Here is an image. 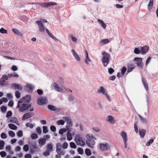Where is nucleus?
I'll use <instances>...</instances> for the list:
<instances>
[{
  "label": "nucleus",
  "mask_w": 158,
  "mask_h": 158,
  "mask_svg": "<svg viewBox=\"0 0 158 158\" xmlns=\"http://www.w3.org/2000/svg\"><path fill=\"white\" fill-rule=\"evenodd\" d=\"M46 142V139L45 138H41L38 140V143L40 145H43Z\"/></svg>",
  "instance_id": "nucleus-20"
},
{
  "label": "nucleus",
  "mask_w": 158,
  "mask_h": 158,
  "mask_svg": "<svg viewBox=\"0 0 158 158\" xmlns=\"http://www.w3.org/2000/svg\"><path fill=\"white\" fill-rule=\"evenodd\" d=\"M8 77H19V75L15 73H14L13 74H8Z\"/></svg>",
  "instance_id": "nucleus-32"
},
{
  "label": "nucleus",
  "mask_w": 158,
  "mask_h": 158,
  "mask_svg": "<svg viewBox=\"0 0 158 158\" xmlns=\"http://www.w3.org/2000/svg\"><path fill=\"white\" fill-rule=\"evenodd\" d=\"M67 139L68 140L70 141L72 139V137L71 134L69 132H68L67 134Z\"/></svg>",
  "instance_id": "nucleus-33"
},
{
  "label": "nucleus",
  "mask_w": 158,
  "mask_h": 158,
  "mask_svg": "<svg viewBox=\"0 0 158 158\" xmlns=\"http://www.w3.org/2000/svg\"><path fill=\"white\" fill-rule=\"evenodd\" d=\"M0 32L2 34L7 33V31L3 27L0 29Z\"/></svg>",
  "instance_id": "nucleus-41"
},
{
  "label": "nucleus",
  "mask_w": 158,
  "mask_h": 158,
  "mask_svg": "<svg viewBox=\"0 0 158 158\" xmlns=\"http://www.w3.org/2000/svg\"><path fill=\"white\" fill-rule=\"evenodd\" d=\"M66 131V129L65 128H62L60 129L59 131V133L60 134H63V133Z\"/></svg>",
  "instance_id": "nucleus-53"
},
{
  "label": "nucleus",
  "mask_w": 158,
  "mask_h": 158,
  "mask_svg": "<svg viewBox=\"0 0 158 158\" xmlns=\"http://www.w3.org/2000/svg\"><path fill=\"white\" fill-rule=\"evenodd\" d=\"M75 141L78 145L83 146L85 144L82 136L79 134L76 135L75 138Z\"/></svg>",
  "instance_id": "nucleus-4"
},
{
  "label": "nucleus",
  "mask_w": 158,
  "mask_h": 158,
  "mask_svg": "<svg viewBox=\"0 0 158 158\" xmlns=\"http://www.w3.org/2000/svg\"><path fill=\"white\" fill-rule=\"evenodd\" d=\"M108 146L107 143H106L105 144L101 143L100 144L99 148L100 150L102 151H106L107 150Z\"/></svg>",
  "instance_id": "nucleus-14"
},
{
  "label": "nucleus",
  "mask_w": 158,
  "mask_h": 158,
  "mask_svg": "<svg viewBox=\"0 0 158 158\" xmlns=\"http://www.w3.org/2000/svg\"><path fill=\"white\" fill-rule=\"evenodd\" d=\"M102 62L104 67H106L109 64L110 60V54L106 52H103L102 53Z\"/></svg>",
  "instance_id": "nucleus-3"
},
{
  "label": "nucleus",
  "mask_w": 158,
  "mask_h": 158,
  "mask_svg": "<svg viewBox=\"0 0 158 158\" xmlns=\"http://www.w3.org/2000/svg\"><path fill=\"white\" fill-rule=\"evenodd\" d=\"M7 108L6 106H2L1 107V110L2 112H5Z\"/></svg>",
  "instance_id": "nucleus-62"
},
{
  "label": "nucleus",
  "mask_w": 158,
  "mask_h": 158,
  "mask_svg": "<svg viewBox=\"0 0 158 158\" xmlns=\"http://www.w3.org/2000/svg\"><path fill=\"white\" fill-rule=\"evenodd\" d=\"M0 154L2 157H3L6 156V154L5 152L2 151L0 152Z\"/></svg>",
  "instance_id": "nucleus-58"
},
{
  "label": "nucleus",
  "mask_w": 158,
  "mask_h": 158,
  "mask_svg": "<svg viewBox=\"0 0 158 158\" xmlns=\"http://www.w3.org/2000/svg\"><path fill=\"white\" fill-rule=\"evenodd\" d=\"M43 132L44 133H47L48 131V128L47 127L44 126L43 127Z\"/></svg>",
  "instance_id": "nucleus-45"
},
{
  "label": "nucleus",
  "mask_w": 158,
  "mask_h": 158,
  "mask_svg": "<svg viewBox=\"0 0 158 158\" xmlns=\"http://www.w3.org/2000/svg\"><path fill=\"white\" fill-rule=\"evenodd\" d=\"M135 66L133 64H131L127 67V72L130 73L134 69Z\"/></svg>",
  "instance_id": "nucleus-22"
},
{
  "label": "nucleus",
  "mask_w": 158,
  "mask_h": 158,
  "mask_svg": "<svg viewBox=\"0 0 158 158\" xmlns=\"http://www.w3.org/2000/svg\"><path fill=\"white\" fill-rule=\"evenodd\" d=\"M63 119L65 120V121L67 122V124L69 125V127H71L72 126L71 119L69 118L68 117H63Z\"/></svg>",
  "instance_id": "nucleus-16"
},
{
  "label": "nucleus",
  "mask_w": 158,
  "mask_h": 158,
  "mask_svg": "<svg viewBox=\"0 0 158 158\" xmlns=\"http://www.w3.org/2000/svg\"><path fill=\"white\" fill-rule=\"evenodd\" d=\"M70 147L72 148H75L77 147V146L75 143L73 142H71L70 143Z\"/></svg>",
  "instance_id": "nucleus-46"
},
{
  "label": "nucleus",
  "mask_w": 158,
  "mask_h": 158,
  "mask_svg": "<svg viewBox=\"0 0 158 158\" xmlns=\"http://www.w3.org/2000/svg\"><path fill=\"white\" fill-rule=\"evenodd\" d=\"M31 104H27L23 100V99H20L18 101L17 105L16 107L19 112H23L27 110L30 107Z\"/></svg>",
  "instance_id": "nucleus-1"
},
{
  "label": "nucleus",
  "mask_w": 158,
  "mask_h": 158,
  "mask_svg": "<svg viewBox=\"0 0 158 158\" xmlns=\"http://www.w3.org/2000/svg\"><path fill=\"white\" fill-rule=\"evenodd\" d=\"M23 149L25 152L28 151L29 150L28 145L27 144L23 146Z\"/></svg>",
  "instance_id": "nucleus-51"
},
{
  "label": "nucleus",
  "mask_w": 158,
  "mask_h": 158,
  "mask_svg": "<svg viewBox=\"0 0 158 158\" xmlns=\"http://www.w3.org/2000/svg\"><path fill=\"white\" fill-rule=\"evenodd\" d=\"M48 109L50 110L54 111L56 112H59L60 110V108H57L53 105H49L48 106Z\"/></svg>",
  "instance_id": "nucleus-13"
},
{
  "label": "nucleus",
  "mask_w": 158,
  "mask_h": 158,
  "mask_svg": "<svg viewBox=\"0 0 158 158\" xmlns=\"http://www.w3.org/2000/svg\"><path fill=\"white\" fill-rule=\"evenodd\" d=\"M107 121L111 123H114V121L113 119V118L111 116H109L107 117Z\"/></svg>",
  "instance_id": "nucleus-29"
},
{
  "label": "nucleus",
  "mask_w": 158,
  "mask_h": 158,
  "mask_svg": "<svg viewBox=\"0 0 158 158\" xmlns=\"http://www.w3.org/2000/svg\"><path fill=\"white\" fill-rule=\"evenodd\" d=\"M8 77L6 75H4L1 78L0 81L2 82H4L5 81L8 79Z\"/></svg>",
  "instance_id": "nucleus-31"
},
{
  "label": "nucleus",
  "mask_w": 158,
  "mask_h": 158,
  "mask_svg": "<svg viewBox=\"0 0 158 158\" xmlns=\"http://www.w3.org/2000/svg\"><path fill=\"white\" fill-rule=\"evenodd\" d=\"M37 137L38 135L36 133H32L31 135V138L32 139H35Z\"/></svg>",
  "instance_id": "nucleus-40"
},
{
  "label": "nucleus",
  "mask_w": 158,
  "mask_h": 158,
  "mask_svg": "<svg viewBox=\"0 0 158 158\" xmlns=\"http://www.w3.org/2000/svg\"><path fill=\"white\" fill-rule=\"evenodd\" d=\"M149 49L148 46L145 45L143 47H140L141 52L142 54H146Z\"/></svg>",
  "instance_id": "nucleus-11"
},
{
  "label": "nucleus",
  "mask_w": 158,
  "mask_h": 158,
  "mask_svg": "<svg viewBox=\"0 0 158 158\" xmlns=\"http://www.w3.org/2000/svg\"><path fill=\"white\" fill-rule=\"evenodd\" d=\"M12 113L11 111H8L6 114V117L7 118H8L9 117H10L12 115Z\"/></svg>",
  "instance_id": "nucleus-60"
},
{
  "label": "nucleus",
  "mask_w": 158,
  "mask_h": 158,
  "mask_svg": "<svg viewBox=\"0 0 158 158\" xmlns=\"http://www.w3.org/2000/svg\"><path fill=\"white\" fill-rule=\"evenodd\" d=\"M9 135L10 136L13 137L15 136V134L14 131H10L9 132Z\"/></svg>",
  "instance_id": "nucleus-54"
},
{
  "label": "nucleus",
  "mask_w": 158,
  "mask_h": 158,
  "mask_svg": "<svg viewBox=\"0 0 158 158\" xmlns=\"http://www.w3.org/2000/svg\"><path fill=\"white\" fill-rule=\"evenodd\" d=\"M139 118L141 121L144 123H147V120L145 118H143L142 116L139 115Z\"/></svg>",
  "instance_id": "nucleus-43"
},
{
  "label": "nucleus",
  "mask_w": 158,
  "mask_h": 158,
  "mask_svg": "<svg viewBox=\"0 0 158 158\" xmlns=\"http://www.w3.org/2000/svg\"><path fill=\"white\" fill-rule=\"evenodd\" d=\"M85 153L88 156H89L91 154V152L90 150L89 149H86L85 150Z\"/></svg>",
  "instance_id": "nucleus-34"
},
{
  "label": "nucleus",
  "mask_w": 158,
  "mask_h": 158,
  "mask_svg": "<svg viewBox=\"0 0 158 158\" xmlns=\"http://www.w3.org/2000/svg\"><path fill=\"white\" fill-rule=\"evenodd\" d=\"M139 135L141 138H143L146 134V130L143 129H140L139 130Z\"/></svg>",
  "instance_id": "nucleus-18"
},
{
  "label": "nucleus",
  "mask_w": 158,
  "mask_h": 158,
  "mask_svg": "<svg viewBox=\"0 0 158 158\" xmlns=\"http://www.w3.org/2000/svg\"><path fill=\"white\" fill-rule=\"evenodd\" d=\"M36 131L39 134H40L41 133V128L40 127H38L36 129Z\"/></svg>",
  "instance_id": "nucleus-56"
},
{
  "label": "nucleus",
  "mask_w": 158,
  "mask_h": 158,
  "mask_svg": "<svg viewBox=\"0 0 158 158\" xmlns=\"http://www.w3.org/2000/svg\"><path fill=\"white\" fill-rule=\"evenodd\" d=\"M154 141V139H150L148 142L146 143V145L149 146L150 144L152 143Z\"/></svg>",
  "instance_id": "nucleus-47"
},
{
  "label": "nucleus",
  "mask_w": 158,
  "mask_h": 158,
  "mask_svg": "<svg viewBox=\"0 0 158 158\" xmlns=\"http://www.w3.org/2000/svg\"><path fill=\"white\" fill-rule=\"evenodd\" d=\"M77 151L79 154H82L83 153V150L81 148H78Z\"/></svg>",
  "instance_id": "nucleus-59"
},
{
  "label": "nucleus",
  "mask_w": 158,
  "mask_h": 158,
  "mask_svg": "<svg viewBox=\"0 0 158 158\" xmlns=\"http://www.w3.org/2000/svg\"><path fill=\"white\" fill-rule=\"evenodd\" d=\"M101 43H103L104 44H106L109 42V40L108 39H103L101 40Z\"/></svg>",
  "instance_id": "nucleus-50"
},
{
  "label": "nucleus",
  "mask_w": 158,
  "mask_h": 158,
  "mask_svg": "<svg viewBox=\"0 0 158 158\" xmlns=\"http://www.w3.org/2000/svg\"><path fill=\"white\" fill-rule=\"evenodd\" d=\"M26 88L29 92H32L33 89V86L30 84L27 85L26 86Z\"/></svg>",
  "instance_id": "nucleus-27"
},
{
  "label": "nucleus",
  "mask_w": 158,
  "mask_h": 158,
  "mask_svg": "<svg viewBox=\"0 0 158 158\" xmlns=\"http://www.w3.org/2000/svg\"><path fill=\"white\" fill-rule=\"evenodd\" d=\"M47 99L44 97H40L37 99V103L40 105H44L47 103Z\"/></svg>",
  "instance_id": "nucleus-7"
},
{
  "label": "nucleus",
  "mask_w": 158,
  "mask_h": 158,
  "mask_svg": "<svg viewBox=\"0 0 158 158\" xmlns=\"http://www.w3.org/2000/svg\"><path fill=\"white\" fill-rule=\"evenodd\" d=\"M26 126L27 127H29L30 128H32L34 126L33 124L27 123L26 124Z\"/></svg>",
  "instance_id": "nucleus-48"
},
{
  "label": "nucleus",
  "mask_w": 158,
  "mask_h": 158,
  "mask_svg": "<svg viewBox=\"0 0 158 158\" xmlns=\"http://www.w3.org/2000/svg\"><path fill=\"white\" fill-rule=\"evenodd\" d=\"M72 52L76 59L78 61H80V58L77 54L76 52L73 49L72 50Z\"/></svg>",
  "instance_id": "nucleus-19"
},
{
  "label": "nucleus",
  "mask_w": 158,
  "mask_h": 158,
  "mask_svg": "<svg viewBox=\"0 0 158 158\" xmlns=\"http://www.w3.org/2000/svg\"><path fill=\"white\" fill-rule=\"evenodd\" d=\"M4 142L3 140H1L0 141V149H2L3 148V147L4 145Z\"/></svg>",
  "instance_id": "nucleus-39"
},
{
  "label": "nucleus",
  "mask_w": 158,
  "mask_h": 158,
  "mask_svg": "<svg viewBox=\"0 0 158 158\" xmlns=\"http://www.w3.org/2000/svg\"><path fill=\"white\" fill-rule=\"evenodd\" d=\"M142 59L141 58L135 57L134 61H136V63L137 66L139 67L142 68L143 67V64H142Z\"/></svg>",
  "instance_id": "nucleus-6"
},
{
  "label": "nucleus",
  "mask_w": 158,
  "mask_h": 158,
  "mask_svg": "<svg viewBox=\"0 0 158 158\" xmlns=\"http://www.w3.org/2000/svg\"><path fill=\"white\" fill-rule=\"evenodd\" d=\"M12 88L15 89H18L19 91L23 90L22 87L19 84L17 83H13L11 85Z\"/></svg>",
  "instance_id": "nucleus-10"
},
{
  "label": "nucleus",
  "mask_w": 158,
  "mask_h": 158,
  "mask_svg": "<svg viewBox=\"0 0 158 158\" xmlns=\"http://www.w3.org/2000/svg\"><path fill=\"white\" fill-rule=\"evenodd\" d=\"M8 126L12 130H16L17 128V127L13 124L10 123L9 124Z\"/></svg>",
  "instance_id": "nucleus-30"
},
{
  "label": "nucleus",
  "mask_w": 158,
  "mask_h": 158,
  "mask_svg": "<svg viewBox=\"0 0 158 158\" xmlns=\"http://www.w3.org/2000/svg\"><path fill=\"white\" fill-rule=\"evenodd\" d=\"M48 35L51 37L52 38L55 40H57V39L50 32V33H49Z\"/></svg>",
  "instance_id": "nucleus-63"
},
{
  "label": "nucleus",
  "mask_w": 158,
  "mask_h": 158,
  "mask_svg": "<svg viewBox=\"0 0 158 158\" xmlns=\"http://www.w3.org/2000/svg\"><path fill=\"white\" fill-rule=\"evenodd\" d=\"M1 137L2 139H6L7 137V135L5 133H2L1 134Z\"/></svg>",
  "instance_id": "nucleus-61"
},
{
  "label": "nucleus",
  "mask_w": 158,
  "mask_h": 158,
  "mask_svg": "<svg viewBox=\"0 0 158 158\" xmlns=\"http://www.w3.org/2000/svg\"><path fill=\"white\" fill-rule=\"evenodd\" d=\"M98 21L99 24L101 25L103 28L105 29L106 28V25L102 20L99 19H98Z\"/></svg>",
  "instance_id": "nucleus-28"
},
{
  "label": "nucleus",
  "mask_w": 158,
  "mask_h": 158,
  "mask_svg": "<svg viewBox=\"0 0 158 158\" xmlns=\"http://www.w3.org/2000/svg\"><path fill=\"white\" fill-rule=\"evenodd\" d=\"M142 81L145 88L148 91V87L146 79L145 78H142Z\"/></svg>",
  "instance_id": "nucleus-23"
},
{
  "label": "nucleus",
  "mask_w": 158,
  "mask_h": 158,
  "mask_svg": "<svg viewBox=\"0 0 158 158\" xmlns=\"http://www.w3.org/2000/svg\"><path fill=\"white\" fill-rule=\"evenodd\" d=\"M137 122H136L134 123V128L135 130V132L137 133L138 132V128L137 126Z\"/></svg>",
  "instance_id": "nucleus-37"
},
{
  "label": "nucleus",
  "mask_w": 158,
  "mask_h": 158,
  "mask_svg": "<svg viewBox=\"0 0 158 158\" xmlns=\"http://www.w3.org/2000/svg\"><path fill=\"white\" fill-rule=\"evenodd\" d=\"M21 99H23V101L27 104H30L29 103L31 100V98L29 95H27L25 97H23Z\"/></svg>",
  "instance_id": "nucleus-15"
},
{
  "label": "nucleus",
  "mask_w": 158,
  "mask_h": 158,
  "mask_svg": "<svg viewBox=\"0 0 158 158\" xmlns=\"http://www.w3.org/2000/svg\"><path fill=\"white\" fill-rule=\"evenodd\" d=\"M68 146V143L66 142H64L63 143L62 145V147L63 149L67 148Z\"/></svg>",
  "instance_id": "nucleus-49"
},
{
  "label": "nucleus",
  "mask_w": 158,
  "mask_h": 158,
  "mask_svg": "<svg viewBox=\"0 0 158 158\" xmlns=\"http://www.w3.org/2000/svg\"><path fill=\"white\" fill-rule=\"evenodd\" d=\"M10 121L11 122L15 123H16L18 121V119L15 117H12L11 118Z\"/></svg>",
  "instance_id": "nucleus-36"
},
{
  "label": "nucleus",
  "mask_w": 158,
  "mask_h": 158,
  "mask_svg": "<svg viewBox=\"0 0 158 158\" xmlns=\"http://www.w3.org/2000/svg\"><path fill=\"white\" fill-rule=\"evenodd\" d=\"M71 38L72 39V40L74 42H76L77 41V39L73 36L72 35L70 36Z\"/></svg>",
  "instance_id": "nucleus-55"
},
{
  "label": "nucleus",
  "mask_w": 158,
  "mask_h": 158,
  "mask_svg": "<svg viewBox=\"0 0 158 158\" xmlns=\"http://www.w3.org/2000/svg\"><path fill=\"white\" fill-rule=\"evenodd\" d=\"M98 92L101 93L102 94L105 95L109 101H110V98L109 95L106 93V90L103 87L101 86L98 89Z\"/></svg>",
  "instance_id": "nucleus-8"
},
{
  "label": "nucleus",
  "mask_w": 158,
  "mask_h": 158,
  "mask_svg": "<svg viewBox=\"0 0 158 158\" xmlns=\"http://www.w3.org/2000/svg\"><path fill=\"white\" fill-rule=\"evenodd\" d=\"M35 23L38 25L40 31L41 32H43L45 31V27L42 22L40 21H37Z\"/></svg>",
  "instance_id": "nucleus-9"
},
{
  "label": "nucleus",
  "mask_w": 158,
  "mask_h": 158,
  "mask_svg": "<svg viewBox=\"0 0 158 158\" xmlns=\"http://www.w3.org/2000/svg\"><path fill=\"white\" fill-rule=\"evenodd\" d=\"M50 151L46 149V150L43 152V155L45 156H47L50 154Z\"/></svg>",
  "instance_id": "nucleus-52"
},
{
  "label": "nucleus",
  "mask_w": 158,
  "mask_h": 158,
  "mask_svg": "<svg viewBox=\"0 0 158 158\" xmlns=\"http://www.w3.org/2000/svg\"><path fill=\"white\" fill-rule=\"evenodd\" d=\"M17 135L19 137H21L23 135L22 131H19L17 133Z\"/></svg>",
  "instance_id": "nucleus-57"
},
{
  "label": "nucleus",
  "mask_w": 158,
  "mask_h": 158,
  "mask_svg": "<svg viewBox=\"0 0 158 158\" xmlns=\"http://www.w3.org/2000/svg\"><path fill=\"white\" fill-rule=\"evenodd\" d=\"M57 123L58 125H63L64 123V121L62 120H59L57 121Z\"/></svg>",
  "instance_id": "nucleus-44"
},
{
  "label": "nucleus",
  "mask_w": 158,
  "mask_h": 158,
  "mask_svg": "<svg viewBox=\"0 0 158 158\" xmlns=\"http://www.w3.org/2000/svg\"><path fill=\"white\" fill-rule=\"evenodd\" d=\"M127 70V68L125 67H123L121 69V73L122 75H124Z\"/></svg>",
  "instance_id": "nucleus-35"
},
{
  "label": "nucleus",
  "mask_w": 158,
  "mask_h": 158,
  "mask_svg": "<svg viewBox=\"0 0 158 158\" xmlns=\"http://www.w3.org/2000/svg\"><path fill=\"white\" fill-rule=\"evenodd\" d=\"M34 115V114L33 113L31 112H28L25 114H24L23 117V120H25L26 119L29 118L30 117H32Z\"/></svg>",
  "instance_id": "nucleus-12"
},
{
  "label": "nucleus",
  "mask_w": 158,
  "mask_h": 158,
  "mask_svg": "<svg viewBox=\"0 0 158 158\" xmlns=\"http://www.w3.org/2000/svg\"><path fill=\"white\" fill-rule=\"evenodd\" d=\"M37 5H40L44 7H47L54 5H57V3L55 2H49L47 3H38Z\"/></svg>",
  "instance_id": "nucleus-5"
},
{
  "label": "nucleus",
  "mask_w": 158,
  "mask_h": 158,
  "mask_svg": "<svg viewBox=\"0 0 158 158\" xmlns=\"http://www.w3.org/2000/svg\"><path fill=\"white\" fill-rule=\"evenodd\" d=\"M120 135L123 139V141H127V135L126 132L124 131H122L121 132Z\"/></svg>",
  "instance_id": "nucleus-17"
},
{
  "label": "nucleus",
  "mask_w": 158,
  "mask_h": 158,
  "mask_svg": "<svg viewBox=\"0 0 158 158\" xmlns=\"http://www.w3.org/2000/svg\"><path fill=\"white\" fill-rule=\"evenodd\" d=\"M134 52L136 54L141 53V51H140L137 48H135L134 50Z\"/></svg>",
  "instance_id": "nucleus-42"
},
{
  "label": "nucleus",
  "mask_w": 158,
  "mask_h": 158,
  "mask_svg": "<svg viewBox=\"0 0 158 158\" xmlns=\"http://www.w3.org/2000/svg\"><path fill=\"white\" fill-rule=\"evenodd\" d=\"M86 137V143L87 145L91 148H94L95 144V140L96 139V138L92 135L90 134H87Z\"/></svg>",
  "instance_id": "nucleus-2"
},
{
  "label": "nucleus",
  "mask_w": 158,
  "mask_h": 158,
  "mask_svg": "<svg viewBox=\"0 0 158 158\" xmlns=\"http://www.w3.org/2000/svg\"><path fill=\"white\" fill-rule=\"evenodd\" d=\"M12 31L15 34L21 36H23V34L19 31V30L16 29H13L12 30Z\"/></svg>",
  "instance_id": "nucleus-26"
},
{
  "label": "nucleus",
  "mask_w": 158,
  "mask_h": 158,
  "mask_svg": "<svg viewBox=\"0 0 158 158\" xmlns=\"http://www.w3.org/2000/svg\"><path fill=\"white\" fill-rule=\"evenodd\" d=\"M56 151L59 155H63L64 154V152L61 149V148H56Z\"/></svg>",
  "instance_id": "nucleus-24"
},
{
  "label": "nucleus",
  "mask_w": 158,
  "mask_h": 158,
  "mask_svg": "<svg viewBox=\"0 0 158 158\" xmlns=\"http://www.w3.org/2000/svg\"><path fill=\"white\" fill-rule=\"evenodd\" d=\"M53 86L56 91L59 92H60L62 91V89L58 86L56 83H54Z\"/></svg>",
  "instance_id": "nucleus-25"
},
{
  "label": "nucleus",
  "mask_w": 158,
  "mask_h": 158,
  "mask_svg": "<svg viewBox=\"0 0 158 158\" xmlns=\"http://www.w3.org/2000/svg\"><path fill=\"white\" fill-rule=\"evenodd\" d=\"M46 148L49 151H52L53 150V145L52 143H48L47 145Z\"/></svg>",
  "instance_id": "nucleus-21"
},
{
  "label": "nucleus",
  "mask_w": 158,
  "mask_h": 158,
  "mask_svg": "<svg viewBox=\"0 0 158 158\" xmlns=\"http://www.w3.org/2000/svg\"><path fill=\"white\" fill-rule=\"evenodd\" d=\"M50 129L52 131L55 132L56 131V128L54 126H52L50 127Z\"/></svg>",
  "instance_id": "nucleus-64"
},
{
  "label": "nucleus",
  "mask_w": 158,
  "mask_h": 158,
  "mask_svg": "<svg viewBox=\"0 0 158 158\" xmlns=\"http://www.w3.org/2000/svg\"><path fill=\"white\" fill-rule=\"evenodd\" d=\"M21 95V93L18 91H16L15 92V96L16 98H20Z\"/></svg>",
  "instance_id": "nucleus-38"
}]
</instances>
